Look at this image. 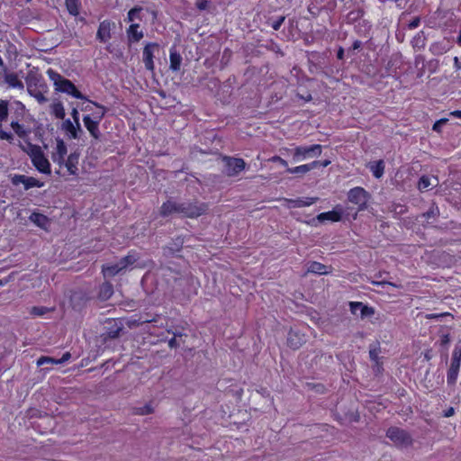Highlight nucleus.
Returning a JSON list of instances; mask_svg holds the SVG:
<instances>
[{
    "label": "nucleus",
    "instance_id": "obj_1",
    "mask_svg": "<svg viewBox=\"0 0 461 461\" xmlns=\"http://www.w3.org/2000/svg\"><path fill=\"white\" fill-rule=\"evenodd\" d=\"M208 211V204L197 200H187L176 202L168 199L163 203L159 213L163 217H167L173 213H177L186 218H197Z\"/></svg>",
    "mask_w": 461,
    "mask_h": 461
},
{
    "label": "nucleus",
    "instance_id": "obj_2",
    "mask_svg": "<svg viewBox=\"0 0 461 461\" xmlns=\"http://www.w3.org/2000/svg\"><path fill=\"white\" fill-rule=\"evenodd\" d=\"M47 74L50 79L53 82L56 92L67 94L77 99L88 101L87 97L77 89L71 80L66 78L51 68L48 69Z\"/></svg>",
    "mask_w": 461,
    "mask_h": 461
},
{
    "label": "nucleus",
    "instance_id": "obj_3",
    "mask_svg": "<svg viewBox=\"0 0 461 461\" xmlns=\"http://www.w3.org/2000/svg\"><path fill=\"white\" fill-rule=\"evenodd\" d=\"M348 201L357 206L353 218L356 219L357 212L367 209L368 203L371 199V194L363 187L356 186L351 188L347 194Z\"/></svg>",
    "mask_w": 461,
    "mask_h": 461
},
{
    "label": "nucleus",
    "instance_id": "obj_4",
    "mask_svg": "<svg viewBox=\"0 0 461 461\" xmlns=\"http://www.w3.org/2000/svg\"><path fill=\"white\" fill-rule=\"evenodd\" d=\"M321 150L322 147L320 144L296 147L292 153L293 161L298 163L307 158L319 157Z\"/></svg>",
    "mask_w": 461,
    "mask_h": 461
},
{
    "label": "nucleus",
    "instance_id": "obj_5",
    "mask_svg": "<svg viewBox=\"0 0 461 461\" xmlns=\"http://www.w3.org/2000/svg\"><path fill=\"white\" fill-rule=\"evenodd\" d=\"M162 275L168 285L172 286L173 290H182L185 281V276L178 270L173 269L171 267H161Z\"/></svg>",
    "mask_w": 461,
    "mask_h": 461
},
{
    "label": "nucleus",
    "instance_id": "obj_6",
    "mask_svg": "<svg viewBox=\"0 0 461 461\" xmlns=\"http://www.w3.org/2000/svg\"><path fill=\"white\" fill-rule=\"evenodd\" d=\"M461 364V345L456 344L453 350L450 366L447 374V381L449 385H454L456 382Z\"/></svg>",
    "mask_w": 461,
    "mask_h": 461
},
{
    "label": "nucleus",
    "instance_id": "obj_7",
    "mask_svg": "<svg viewBox=\"0 0 461 461\" xmlns=\"http://www.w3.org/2000/svg\"><path fill=\"white\" fill-rule=\"evenodd\" d=\"M386 437L398 447H409L412 444L411 435L398 427H390L386 431Z\"/></svg>",
    "mask_w": 461,
    "mask_h": 461
},
{
    "label": "nucleus",
    "instance_id": "obj_8",
    "mask_svg": "<svg viewBox=\"0 0 461 461\" xmlns=\"http://www.w3.org/2000/svg\"><path fill=\"white\" fill-rule=\"evenodd\" d=\"M26 85L28 94L34 97L39 104H45L48 102V98L45 97L42 91L39 88V75L28 74L26 77Z\"/></svg>",
    "mask_w": 461,
    "mask_h": 461
},
{
    "label": "nucleus",
    "instance_id": "obj_9",
    "mask_svg": "<svg viewBox=\"0 0 461 461\" xmlns=\"http://www.w3.org/2000/svg\"><path fill=\"white\" fill-rule=\"evenodd\" d=\"M222 161L224 163V173L228 176L239 175L246 167L244 159L240 158L223 156Z\"/></svg>",
    "mask_w": 461,
    "mask_h": 461
},
{
    "label": "nucleus",
    "instance_id": "obj_10",
    "mask_svg": "<svg viewBox=\"0 0 461 461\" xmlns=\"http://www.w3.org/2000/svg\"><path fill=\"white\" fill-rule=\"evenodd\" d=\"M91 295L85 290L78 289L72 292L70 295V305L73 310L80 312L91 300Z\"/></svg>",
    "mask_w": 461,
    "mask_h": 461
},
{
    "label": "nucleus",
    "instance_id": "obj_11",
    "mask_svg": "<svg viewBox=\"0 0 461 461\" xmlns=\"http://www.w3.org/2000/svg\"><path fill=\"white\" fill-rule=\"evenodd\" d=\"M159 50V45L156 42H149L143 48L142 57L146 69L154 71V53Z\"/></svg>",
    "mask_w": 461,
    "mask_h": 461
},
{
    "label": "nucleus",
    "instance_id": "obj_12",
    "mask_svg": "<svg viewBox=\"0 0 461 461\" xmlns=\"http://www.w3.org/2000/svg\"><path fill=\"white\" fill-rule=\"evenodd\" d=\"M183 246L184 239L181 236L176 237L167 245L162 247L163 257H178V253L182 250Z\"/></svg>",
    "mask_w": 461,
    "mask_h": 461
},
{
    "label": "nucleus",
    "instance_id": "obj_13",
    "mask_svg": "<svg viewBox=\"0 0 461 461\" xmlns=\"http://www.w3.org/2000/svg\"><path fill=\"white\" fill-rule=\"evenodd\" d=\"M11 182L14 185H23L24 190H29L32 187H41L43 183L32 176H27L25 175H14L12 176Z\"/></svg>",
    "mask_w": 461,
    "mask_h": 461
},
{
    "label": "nucleus",
    "instance_id": "obj_14",
    "mask_svg": "<svg viewBox=\"0 0 461 461\" xmlns=\"http://www.w3.org/2000/svg\"><path fill=\"white\" fill-rule=\"evenodd\" d=\"M61 130L66 131L69 139L73 140H79L82 134H84L81 125L76 124L74 121L72 122L70 119L64 120L61 125Z\"/></svg>",
    "mask_w": 461,
    "mask_h": 461
},
{
    "label": "nucleus",
    "instance_id": "obj_15",
    "mask_svg": "<svg viewBox=\"0 0 461 461\" xmlns=\"http://www.w3.org/2000/svg\"><path fill=\"white\" fill-rule=\"evenodd\" d=\"M123 330V324L122 321L113 320L107 322L105 326V332L103 334L104 340L107 339H117L120 337Z\"/></svg>",
    "mask_w": 461,
    "mask_h": 461
},
{
    "label": "nucleus",
    "instance_id": "obj_16",
    "mask_svg": "<svg viewBox=\"0 0 461 461\" xmlns=\"http://www.w3.org/2000/svg\"><path fill=\"white\" fill-rule=\"evenodd\" d=\"M306 342L305 335L299 330L291 329L287 335V346L296 350Z\"/></svg>",
    "mask_w": 461,
    "mask_h": 461
},
{
    "label": "nucleus",
    "instance_id": "obj_17",
    "mask_svg": "<svg viewBox=\"0 0 461 461\" xmlns=\"http://www.w3.org/2000/svg\"><path fill=\"white\" fill-rule=\"evenodd\" d=\"M343 215V209L341 206L337 205L332 211L321 212L317 215L316 219L319 222H325L326 221L337 222L341 221Z\"/></svg>",
    "mask_w": 461,
    "mask_h": 461
},
{
    "label": "nucleus",
    "instance_id": "obj_18",
    "mask_svg": "<svg viewBox=\"0 0 461 461\" xmlns=\"http://www.w3.org/2000/svg\"><path fill=\"white\" fill-rule=\"evenodd\" d=\"M349 309L353 315H357V309H360V318L366 319L371 317L375 314V308L364 304L361 302H350Z\"/></svg>",
    "mask_w": 461,
    "mask_h": 461
},
{
    "label": "nucleus",
    "instance_id": "obj_19",
    "mask_svg": "<svg viewBox=\"0 0 461 461\" xmlns=\"http://www.w3.org/2000/svg\"><path fill=\"white\" fill-rule=\"evenodd\" d=\"M112 25H114V23H111L108 20H104L100 23L96 32V39L100 42L105 43L111 39Z\"/></svg>",
    "mask_w": 461,
    "mask_h": 461
},
{
    "label": "nucleus",
    "instance_id": "obj_20",
    "mask_svg": "<svg viewBox=\"0 0 461 461\" xmlns=\"http://www.w3.org/2000/svg\"><path fill=\"white\" fill-rule=\"evenodd\" d=\"M33 166L41 173L50 174V164L49 160L45 158L43 152L36 154L35 158L32 159Z\"/></svg>",
    "mask_w": 461,
    "mask_h": 461
},
{
    "label": "nucleus",
    "instance_id": "obj_21",
    "mask_svg": "<svg viewBox=\"0 0 461 461\" xmlns=\"http://www.w3.org/2000/svg\"><path fill=\"white\" fill-rule=\"evenodd\" d=\"M83 122L85 127L87 129L89 133L95 140H99L101 136V132L99 131V123L97 121L92 119L91 115H85L83 118Z\"/></svg>",
    "mask_w": 461,
    "mask_h": 461
},
{
    "label": "nucleus",
    "instance_id": "obj_22",
    "mask_svg": "<svg viewBox=\"0 0 461 461\" xmlns=\"http://www.w3.org/2000/svg\"><path fill=\"white\" fill-rule=\"evenodd\" d=\"M68 152L67 146L62 139H57L56 152L52 154V160L58 163L60 167L63 166L64 157Z\"/></svg>",
    "mask_w": 461,
    "mask_h": 461
},
{
    "label": "nucleus",
    "instance_id": "obj_23",
    "mask_svg": "<svg viewBox=\"0 0 461 461\" xmlns=\"http://www.w3.org/2000/svg\"><path fill=\"white\" fill-rule=\"evenodd\" d=\"M320 165V161L319 160H315V161H312V163H309V164H305V165H301V166H298V167H287L286 169V172L290 173V174H295V175H299V176H303L308 172H310L311 170L318 167Z\"/></svg>",
    "mask_w": 461,
    "mask_h": 461
},
{
    "label": "nucleus",
    "instance_id": "obj_24",
    "mask_svg": "<svg viewBox=\"0 0 461 461\" xmlns=\"http://www.w3.org/2000/svg\"><path fill=\"white\" fill-rule=\"evenodd\" d=\"M319 200L318 197H307V198H297V199H286L289 207L301 208L310 206Z\"/></svg>",
    "mask_w": 461,
    "mask_h": 461
},
{
    "label": "nucleus",
    "instance_id": "obj_25",
    "mask_svg": "<svg viewBox=\"0 0 461 461\" xmlns=\"http://www.w3.org/2000/svg\"><path fill=\"white\" fill-rule=\"evenodd\" d=\"M29 219L32 222L43 230H47L50 224V219L40 212H32Z\"/></svg>",
    "mask_w": 461,
    "mask_h": 461
},
{
    "label": "nucleus",
    "instance_id": "obj_26",
    "mask_svg": "<svg viewBox=\"0 0 461 461\" xmlns=\"http://www.w3.org/2000/svg\"><path fill=\"white\" fill-rule=\"evenodd\" d=\"M79 154L77 152L70 153L68 159L63 165L67 167L70 175H76L77 171Z\"/></svg>",
    "mask_w": 461,
    "mask_h": 461
},
{
    "label": "nucleus",
    "instance_id": "obj_27",
    "mask_svg": "<svg viewBox=\"0 0 461 461\" xmlns=\"http://www.w3.org/2000/svg\"><path fill=\"white\" fill-rule=\"evenodd\" d=\"M169 59H170L169 68L172 71H178L181 67L182 57L177 52L176 46H173L170 49Z\"/></svg>",
    "mask_w": 461,
    "mask_h": 461
},
{
    "label": "nucleus",
    "instance_id": "obj_28",
    "mask_svg": "<svg viewBox=\"0 0 461 461\" xmlns=\"http://www.w3.org/2000/svg\"><path fill=\"white\" fill-rule=\"evenodd\" d=\"M113 294V285L110 282H104L99 287L98 299L105 302L109 300Z\"/></svg>",
    "mask_w": 461,
    "mask_h": 461
},
{
    "label": "nucleus",
    "instance_id": "obj_29",
    "mask_svg": "<svg viewBox=\"0 0 461 461\" xmlns=\"http://www.w3.org/2000/svg\"><path fill=\"white\" fill-rule=\"evenodd\" d=\"M139 27L138 23H132L127 29V36L130 42H138L143 38V32L138 31Z\"/></svg>",
    "mask_w": 461,
    "mask_h": 461
},
{
    "label": "nucleus",
    "instance_id": "obj_30",
    "mask_svg": "<svg viewBox=\"0 0 461 461\" xmlns=\"http://www.w3.org/2000/svg\"><path fill=\"white\" fill-rule=\"evenodd\" d=\"M158 318H159L158 314H156L153 319L144 318L143 316H140L138 319L132 317V318L127 320L126 324L130 329H133V328L139 327L140 325H141L143 323L156 322V321H158Z\"/></svg>",
    "mask_w": 461,
    "mask_h": 461
},
{
    "label": "nucleus",
    "instance_id": "obj_31",
    "mask_svg": "<svg viewBox=\"0 0 461 461\" xmlns=\"http://www.w3.org/2000/svg\"><path fill=\"white\" fill-rule=\"evenodd\" d=\"M138 260L136 253H129L127 256L122 258L118 262V266L122 272L132 266Z\"/></svg>",
    "mask_w": 461,
    "mask_h": 461
},
{
    "label": "nucleus",
    "instance_id": "obj_32",
    "mask_svg": "<svg viewBox=\"0 0 461 461\" xmlns=\"http://www.w3.org/2000/svg\"><path fill=\"white\" fill-rule=\"evenodd\" d=\"M5 81L11 87H14V88H18V89H23V87H24L23 83L18 78L17 75L14 73H6L5 72Z\"/></svg>",
    "mask_w": 461,
    "mask_h": 461
},
{
    "label": "nucleus",
    "instance_id": "obj_33",
    "mask_svg": "<svg viewBox=\"0 0 461 461\" xmlns=\"http://www.w3.org/2000/svg\"><path fill=\"white\" fill-rule=\"evenodd\" d=\"M102 273L104 277H113L120 273L122 270L120 269L117 263L114 264H107L102 267Z\"/></svg>",
    "mask_w": 461,
    "mask_h": 461
},
{
    "label": "nucleus",
    "instance_id": "obj_34",
    "mask_svg": "<svg viewBox=\"0 0 461 461\" xmlns=\"http://www.w3.org/2000/svg\"><path fill=\"white\" fill-rule=\"evenodd\" d=\"M51 113L57 119L64 120L66 113L63 104L59 100H54L50 105Z\"/></svg>",
    "mask_w": 461,
    "mask_h": 461
},
{
    "label": "nucleus",
    "instance_id": "obj_35",
    "mask_svg": "<svg viewBox=\"0 0 461 461\" xmlns=\"http://www.w3.org/2000/svg\"><path fill=\"white\" fill-rule=\"evenodd\" d=\"M328 268L329 267L320 262L312 261L308 267V271L318 275H326L329 273Z\"/></svg>",
    "mask_w": 461,
    "mask_h": 461
},
{
    "label": "nucleus",
    "instance_id": "obj_36",
    "mask_svg": "<svg viewBox=\"0 0 461 461\" xmlns=\"http://www.w3.org/2000/svg\"><path fill=\"white\" fill-rule=\"evenodd\" d=\"M381 347L380 342L378 340L369 345V357L371 361L375 363V365H378Z\"/></svg>",
    "mask_w": 461,
    "mask_h": 461
},
{
    "label": "nucleus",
    "instance_id": "obj_37",
    "mask_svg": "<svg viewBox=\"0 0 461 461\" xmlns=\"http://www.w3.org/2000/svg\"><path fill=\"white\" fill-rule=\"evenodd\" d=\"M369 168L375 178H380L384 175V163L381 159L375 161L370 165Z\"/></svg>",
    "mask_w": 461,
    "mask_h": 461
},
{
    "label": "nucleus",
    "instance_id": "obj_38",
    "mask_svg": "<svg viewBox=\"0 0 461 461\" xmlns=\"http://www.w3.org/2000/svg\"><path fill=\"white\" fill-rule=\"evenodd\" d=\"M411 45L414 49L421 50L426 45V36L423 31L418 32L411 40Z\"/></svg>",
    "mask_w": 461,
    "mask_h": 461
},
{
    "label": "nucleus",
    "instance_id": "obj_39",
    "mask_svg": "<svg viewBox=\"0 0 461 461\" xmlns=\"http://www.w3.org/2000/svg\"><path fill=\"white\" fill-rule=\"evenodd\" d=\"M88 102L91 103L92 104H94L95 107H97L100 110L98 112H95L92 114V116H91L92 119H94V120L97 121L98 122H100L103 120V118L104 117V115L107 113L108 109L105 106H104V105H102V104H98L96 102L90 101V100H88Z\"/></svg>",
    "mask_w": 461,
    "mask_h": 461
},
{
    "label": "nucleus",
    "instance_id": "obj_40",
    "mask_svg": "<svg viewBox=\"0 0 461 461\" xmlns=\"http://www.w3.org/2000/svg\"><path fill=\"white\" fill-rule=\"evenodd\" d=\"M65 4L68 13L71 15L77 16L79 14V0H65Z\"/></svg>",
    "mask_w": 461,
    "mask_h": 461
},
{
    "label": "nucleus",
    "instance_id": "obj_41",
    "mask_svg": "<svg viewBox=\"0 0 461 461\" xmlns=\"http://www.w3.org/2000/svg\"><path fill=\"white\" fill-rule=\"evenodd\" d=\"M438 216L439 209L435 203H432L429 210L420 215V217L425 218L428 221L430 219L436 220Z\"/></svg>",
    "mask_w": 461,
    "mask_h": 461
},
{
    "label": "nucleus",
    "instance_id": "obj_42",
    "mask_svg": "<svg viewBox=\"0 0 461 461\" xmlns=\"http://www.w3.org/2000/svg\"><path fill=\"white\" fill-rule=\"evenodd\" d=\"M27 146H28V149H25V148L22 145V143H20V147L22 148V149L23 151L27 152V154L31 157L32 159L33 158H35L36 154L42 153L41 147L38 145H34L31 142H28Z\"/></svg>",
    "mask_w": 461,
    "mask_h": 461
},
{
    "label": "nucleus",
    "instance_id": "obj_43",
    "mask_svg": "<svg viewBox=\"0 0 461 461\" xmlns=\"http://www.w3.org/2000/svg\"><path fill=\"white\" fill-rule=\"evenodd\" d=\"M27 146H28V149H25V148L22 145V143H20V147L22 148V149L23 151L27 152V154L31 157L32 159L33 158H35L36 154L42 153L41 147L38 145H34L31 142H28Z\"/></svg>",
    "mask_w": 461,
    "mask_h": 461
},
{
    "label": "nucleus",
    "instance_id": "obj_44",
    "mask_svg": "<svg viewBox=\"0 0 461 461\" xmlns=\"http://www.w3.org/2000/svg\"><path fill=\"white\" fill-rule=\"evenodd\" d=\"M54 308H48L46 306H33L30 310V313L33 316H43L46 313L53 312Z\"/></svg>",
    "mask_w": 461,
    "mask_h": 461
},
{
    "label": "nucleus",
    "instance_id": "obj_45",
    "mask_svg": "<svg viewBox=\"0 0 461 461\" xmlns=\"http://www.w3.org/2000/svg\"><path fill=\"white\" fill-rule=\"evenodd\" d=\"M142 11L141 6H134L131 8L127 14V21L128 22H133L135 19H139L140 21L142 20V17L140 16V12Z\"/></svg>",
    "mask_w": 461,
    "mask_h": 461
},
{
    "label": "nucleus",
    "instance_id": "obj_46",
    "mask_svg": "<svg viewBox=\"0 0 461 461\" xmlns=\"http://www.w3.org/2000/svg\"><path fill=\"white\" fill-rule=\"evenodd\" d=\"M8 101L0 100V122L6 121L8 117Z\"/></svg>",
    "mask_w": 461,
    "mask_h": 461
},
{
    "label": "nucleus",
    "instance_id": "obj_47",
    "mask_svg": "<svg viewBox=\"0 0 461 461\" xmlns=\"http://www.w3.org/2000/svg\"><path fill=\"white\" fill-rule=\"evenodd\" d=\"M11 127L14 132L21 138H24L27 135V131L23 129V126L18 122H12Z\"/></svg>",
    "mask_w": 461,
    "mask_h": 461
},
{
    "label": "nucleus",
    "instance_id": "obj_48",
    "mask_svg": "<svg viewBox=\"0 0 461 461\" xmlns=\"http://www.w3.org/2000/svg\"><path fill=\"white\" fill-rule=\"evenodd\" d=\"M133 412L137 415H147L153 412V408L150 404H145L143 406L134 408Z\"/></svg>",
    "mask_w": 461,
    "mask_h": 461
},
{
    "label": "nucleus",
    "instance_id": "obj_49",
    "mask_svg": "<svg viewBox=\"0 0 461 461\" xmlns=\"http://www.w3.org/2000/svg\"><path fill=\"white\" fill-rule=\"evenodd\" d=\"M364 15V11L362 9H356L348 13V19L354 23L359 20Z\"/></svg>",
    "mask_w": 461,
    "mask_h": 461
},
{
    "label": "nucleus",
    "instance_id": "obj_50",
    "mask_svg": "<svg viewBox=\"0 0 461 461\" xmlns=\"http://www.w3.org/2000/svg\"><path fill=\"white\" fill-rule=\"evenodd\" d=\"M431 185L430 178L427 176H422L418 182V188L422 191Z\"/></svg>",
    "mask_w": 461,
    "mask_h": 461
},
{
    "label": "nucleus",
    "instance_id": "obj_51",
    "mask_svg": "<svg viewBox=\"0 0 461 461\" xmlns=\"http://www.w3.org/2000/svg\"><path fill=\"white\" fill-rule=\"evenodd\" d=\"M448 122V119L447 118H441L435 122V123L432 126V130L437 132H441L442 127L447 124Z\"/></svg>",
    "mask_w": 461,
    "mask_h": 461
},
{
    "label": "nucleus",
    "instance_id": "obj_52",
    "mask_svg": "<svg viewBox=\"0 0 461 461\" xmlns=\"http://www.w3.org/2000/svg\"><path fill=\"white\" fill-rule=\"evenodd\" d=\"M168 333L173 334V338H181L183 336H185V334L183 332V329L177 328V327H171L167 330Z\"/></svg>",
    "mask_w": 461,
    "mask_h": 461
},
{
    "label": "nucleus",
    "instance_id": "obj_53",
    "mask_svg": "<svg viewBox=\"0 0 461 461\" xmlns=\"http://www.w3.org/2000/svg\"><path fill=\"white\" fill-rule=\"evenodd\" d=\"M45 364H56V359L50 357H41L37 360V366H41Z\"/></svg>",
    "mask_w": 461,
    "mask_h": 461
},
{
    "label": "nucleus",
    "instance_id": "obj_54",
    "mask_svg": "<svg viewBox=\"0 0 461 461\" xmlns=\"http://www.w3.org/2000/svg\"><path fill=\"white\" fill-rule=\"evenodd\" d=\"M420 23V16H415L412 18L411 21H410V23L407 24V28L409 30H413L415 28H417Z\"/></svg>",
    "mask_w": 461,
    "mask_h": 461
},
{
    "label": "nucleus",
    "instance_id": "obj_55",
    "mask_svg": "<svg viewBox=\"0 0 461 461\" xmlns=\"http://www.w3.org/2000/svg\"><path fill=\"white\" fill-rule=\"evenodd\" d=\"M285 16H279L276 21L273 22L272 28L275 31H278L280 29L281 25L283 24V23L285 22Z\"/></svg>",
    "mask_w": 461,
    "mask_h": 461
},
{
    "label": "nucleus",
    "instance_id": "obj_56",
    "mask_svg": "<svg viewBox=\"0 0 461 461\" xmlns=\"http://www.w3.org/2000/svg\"><path fill=\"white\" fill-rule=\"evenodd\" d=\"M269 161L271 162H277L279 164H281L283 167H288V163L286 160L283 159L281 157L279 156H274L272 157L271 158H269Z\"/></svg>",
    "mask_w": 461,
    "mask_h": 461
},
{
    "label": "nucleus",
    "instance_id": "obj_57",
    "mask_svg": "<svg viewBox=\"0 0 461 461\" xmlns=\"http://www.w3.org/2000/svg\"><path fill=\"white\" fill-rule=\"evenodd\" d=\"M71 116L76 124H80L79 122V113L77 107L73 106L71 109Z\"/></svg>",
    "mask_w": 461,
    "mask_h": 461
},
{
    "label": "nucleus",
    "instance_id": "obj_58",
    "mask_svg": "<svg viewBox=\"0 0 461 461\" xmlns=\"http://www.w3.org/2000/svg\"><path fill=\"white\" fill-rule=\"evenodd\" d=\"M209 3V0H197L196 7L201 11L205 10L208 7Z\"/></svg>",
    "mask_w": 461,
    "mask_h": 461
},
{
    "label": "nucleus",
    "instance_id": "obj_59",
    "mask_svg": "<svg viewBox=\"0 0 461 461\" xmlns=\"http://www.w3.org/2000/svg\"><path fill=\"white\" fill-rule=\"evenodd\" d=\"M39 88L42 91L43 95L48 92V86L43 80L42 77L39 75Z\"/></svg>",
    "mask_w": 461,
    "mask_h": 461
},
{
    "label": "nucleus",
    "instance_id": "obj_60",
    "mask_svg": "<svg viewBox=\"0 0 461 461\" xmlns=\"http://www.w3.org/2000/svg\"><path fill=\"white\" fill-rule=\"evenodd\" d=\"M71 355L69 352H66L63 354L62 357L59 359H56V364H62L66 361H68L70 358Z\"/></svg>",
    "mask_w": 461,
    "mask_h": 461
},
{
    "label": "nucleus",
    "instance_id": "obj_61",
    "mask_svg": "<svg viewBox=\"0 0 461 461\" xmlns=\"http://www.w3.org/2000/svg\"><path fill=\"white\" fill-rule=\"evenodd\" d=\"M168 346L170 348H176L179 347V343L176 338H172L168 340Z\"/></svg>",
    "mask_w": 461,
    "mask_h": 461
},
{
    "label": "nucleus",
    "instance_id": "obj_62",
    "mask_svg": "<svg viewBox=\"0 0 461 461\" xmlns=\"http://www.w3.org/2000/svg\"><path fill=\"white\" fill-rule=\"evenodd\" d=\"M449 342H450V337H449V334H445V335H443V336H442V338H441V342H440V344H441L442 346H447V344H449Z\"/></svg>",
    "mask_w": 461,
    "mask_h": 461
},
{
    "label": "nucleus",
    "instance_id": "obj_63",
    "mask_svg": "<svg viewBox=\"0 0 461 461\" xmlns=\"http://www.w3.org/2000/svg\"><path fill=\"white\" fill-rule=\"evenodd\" d=\"M394 212L400 214H402L406 212V208L403 205L397 204L395 205Z\"/></svg>",
    "mask_w": 461,
    "mask_h": 461
},
{
    "label": "nucleus",
    "instance_id": "obj_64",
    "mask_svg": "<svg viewBox=\"0 0 461 461\" xmlns=\"http://www.w3.org/2000/svg\"><path fill=\"white\" fill-rule=\"evenodd\" d=\"M455 413V409L453 407H449L447 410L444 411L443 416L446 418L453 416Z\"/></svg>",
    "mask_w": 461,
    "mask_h": 461
}]
</instances>
